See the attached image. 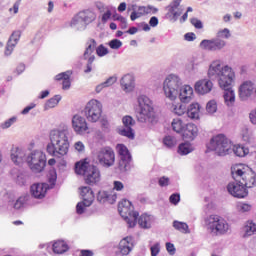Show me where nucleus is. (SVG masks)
<instances>
[{
	"mask_svg": "<svg viewBox=\"0 0 256 256\" xmlns=\"http://www.w3.org/2000/svg\"><path fill=\"white\" fill-rule=\"evenodd\" d=\"M207 77L212 81H217L218 87L225 91L223 99L226 107L228 109L235 107L236 94L235 90L231 89V85L235 83V70L224 64L223 61L216 59L209 64Z\"/></svg>",
	"mask_w": 256,
	"mask_h": 256,
	"instance_id": "f257e3e1",
	"label": "nucleus"
},
{
	"mask_svg": "<svg viewBox=\"0 0 256 256\" xmlns=\"http://www.w3.org/2000/svg\"><path fill=\"white\" fill-rule=\"evenodd\" d=\"M231 175L234 181L227 185L228 193L237 199H245L249 195L247 189L255 187L253 169L246 164H234L231 167Z\"/></svg>",
	"mask_w": 256,
	"mask_h": 256,
	"instance_id": "f03ea898",
	"label": "nucleus"
},
{
	"mask_svg": "<svg viewBox=\"0 0 256 256\" xmlns=\"http://www.w3.org/2000/svg\"><path fill=\"white\" fill-rule=\"evenodd\" d=\"M163 91L166 99L175 101L177 97L182 103L193 101V87L183 86V81L175 74L168 75L163 82Z\"/></svg>",
	"mask_w": 256,
	"mask_h": 256,
	"instance_id": "7ed1b4c3",
	"label": "nucleus"
},
{
	"mask_svg": "<svg viewBox=\"0 0 256 256\" xmlns=\"http://www.w3.org/2000/svg\"><path fill=\"white\" fill-rule=\"evenodd\" d=\"M73 131L67 125L54 128L49 132V141L46 151L52 157H63L69 153V139Z\"/></svg>",
	"mask_w": 256,
	"mask_h": 256,
	"instance_id": "20e7f679",
	"label": "nucleus"
},
{
	"mask_svg": "<svg viewBox=\"0 0 256 256\" xmlns=\"http://www.w3.org/2000/svg\"><path fill=\"white\" fill-rule=\"evenodd\" d=\"M137 105V121L146 125H156L158 119L153 107V100L149 96L141 94L137 97Z\"/></svg>",
	"mask_w": 256,
	"mask_h": 256,
	"instance_id": "39448f33",
	"label": "nucleus"
},
{
	"mask_svg": "<svg viewBox=\"0 0 256 256\" xmlns=\"http://www.w3.org/2000/svg\"><path fill=\"white\" fill-rule=\"evenodd\" d=\"M205 227L212 237H221L231 233V224L225 218L211 214L204 219Z\"/></svg>",
	"mask_w": 256,
	"mask_h": 256,
	"instance_id": "423d86ee",
	"label": "nucleus"
},
{
	"mask_svg": "<svg viewBox=\"0 0 256 256\" xmlns=\"http://www.w3.org/2000/svg\"><path fill=\"white\" fill-rule=\"evenodd\" d=\"M77 175H83L87 185H97L101 181V171L97 166L91 165L88 162H77L75 165Z\"/></svg>",
	"mask_w": 256,
	"mask_h": 256,
	"instance_id": "0eeeda50",
	"label": "nucleus"
},
{
	"mask_svg": "<svg viewBox=\"0 0 256 256\" xmlns=\"http://www.w3.org/2000/svg\"><path fill=\"white\" fill-rule=\"evenodd\" d=\"M207 147L209 151H214L219 157H225V155L231 153L233 144H231V141L225 135L218 134L211 138Z\"/></svg>",
	"mask_w": 256,
	"mask_h": 256,
	"instance_id": "6e6552de",
	"label": "nucleus"
},
{
	"mask_svg": "<svg viewBox=\"0 0 256 256\" xmlns=\"http://www.w3.org/2000/svg\"><path fill=\"white\" fill-rule=\"evenodd\" d=\"M48 181L50 183H34L30 186V195L34 197V199H44L47 195V190L52 189L57 182V171L55 169H51L48 172Z\"/></svg>",
	"mask_w": 256,
	"mask_h": 256,
	"instance_id": "1a4fd4ad",
	"label": "nucleus"
},
{
	"mask_svg": "<svg viewBox=\"0 0 256 256\" xmlns=\"http://www.w3.org/2000/svg\"><path fill=\"white\" fill-rule=\"evenodd\" d=\"M26 163L32 173H41L45 169L47 156L41 150H34L26 156Z\"/></svg>",
	"mask_w": 256,
	"mask_h": 256,
	"instance_id": "9d476101",
	"label": "nucleus"
},
{
	"mask_svg": "<svg viewBox=\"0 0 256 256\" xmlns=\"http://www.w3.org/2000/svg\"><path fill=\"white\" fill-rule=\"evenodd\" d=\"M133 204L131 201L125 199L119 202L118 212L121 217L124 218L128 227H135L137 225V217H139V212H135Z\"/></svg>",
	"mask_w": 256,
	"mask_h": 256,
	"instance_id": "9b49d317",
	"label": "nucleus"
},
{
	"mask_svg": "<svg viewBox=\"0 0 256 256\" xmlns=\"http://www.w3.org/2000/svg\"><path fill=\"white\" fill-rule=\"evenodd\" d=\"M84 115L89 123H97L101 119V115H103L101 101L97 99L90 100L84 108Z\"/></svg>",
	"mask_w": 256,
	"mask_h": 256,
	"instance_id": "f8f14e48",
	"label": "nucleus"
},
{
	"mask_svg": "<svg viewBox=\"0 0 256 256\" xmlns=\"http://www.w3.org/2000/svg\"><path fill=\"white\" fill-rule=\"evenodd\" d=\"M96 159L99 165L109 169L115 165V151L109 146L102 147L96 152Z\"/></svg>",
	"mask_w": 256,
	"mask_h": 256,
	"instance_id": "ddd939ff",
	"label": "nucleus"
},
{
	"mask_svg": "<svg viewBox=\"0 0 256 256\" xmlns=\"http://www.w3.org/2000/svg\"><path fill=\"white\" fill-rule=\"evenodd\" d=\"M116 151L120 157L119 167L121 171H129L131 169V161H133V157L131 156V152L124 144H117Z\"/></svg>",
	"mask_w": 256,
	"mask_h": 256,
	"instance_id": "4468645a",
	"label": "nucleus"
},
{
	"mask_svg": "<svg viewBox=\"0 0 256 256\" xmlns=\"http://www.w3.org/2000/svg\"><path fill=\"white\" fill-rule=\"evenodd\" d=\"M72 129L76 135H89L91 133L87 119L79 114L72 117Z\"/></svg>",
	"mask_w": 256,
	"mask_h": 256,
	"instance_id": "2eb2a0df",
	"label": "nucleus"
},
{
	"mask_svg": "<svg viewBox=\"0 0 256 256\" xmlns=\"http://www.w3.org/2000/svg\"><path fill=\"white\" fill-rule=\"evenodd\" d=\"M238 97L240 101H248L251 97H255V82L245 80L238 88Z\"/></svg>",
	"mask_w": 256,
	"mask_h": 256,
	"instance_id": "dca6fc26",
	"label": "nucleus"
},
{
	"mask_svg": "<svg viewBox=\"0 0 256 256\" xmlns=\"http://www.w3.org/2000/svg\"><path fill=\"white\" fill-rule=\"evenodd\" d=\"M227 42L221 39H204L200 42V48L204 49V51H221V49H225Z\"/></svg>",
	"mask_w": 256,
	"mask_h": 256,
	"instance_id": "f3484780",
	"label": "nucleus"
},
{
	"mask_svg": "<svg viewBox=\"0 0 256 256\" xmlns=\"http://www.w3.org/2000/svg\"><path fill=\"white\" fill-rule=\"evenodd\" d=\"M124 128L118 130L119 135L127 137L128 139H135V131L132 127L135 125V119L131 116H124L122 118Z\"/></svg>",
	"mask_w": 256,
	"mask_h": 256,
	"instance_id": "a211bd4d",
	"label": "nucleus"
},
{
	"mask_svg": "<svg viewBox=\"0 0 256 256\" xmlns=\"http://www.w3.org/2000/svg\"><path fill=\"white\" fill-rule=\"evenodd\" d=\"M10 159L14 165H23L27 161V152L21 147L13 146L10 150Z\"/></svg>",
	"mask_w": 256,
	"mask_h": 256,
	"instance_id": "6ab92c4d",
	"label": "nucleus"
},
{
	"mask_svg": "<svg viewBox=\"0 0 256 256\" xmlns=\"http://www.w3.org/2000/svg\"><path fill=\"white\" fill-rule=\"evenodd\" d=\"M135 247V239L132 236L122 238L118 245V253L122 256H127Z\"/></svg>",
	"mask_w": 256,
	"mask_h": 256,
	"instance_id": "aec40b11",
	"label": "nucleus"
},
{
	"mask_svg": "<svg viewBox=\"0 0 256 256\" xmlns=\"http://www.w3.org/2000/svg\"><path fill=\"white\" fill-rule=\"evenodd\" d=\"M180 5H181V0H174L168 6L166 19H169V21H177V19H179V17H181V14L183 13V9L179 7Z\"/></svg>",
	"mask_w": 256,
	"mask_h": 256,
	"instance_id": "412c9836",
	"label": "nucleus"
},
{
	"mask_svg": "<svg viewBox=\"0 0 256 256\" xmlns=\"http://www.w3.org/2000/svg\"><path fill=\"white\" fill-rule=\"evenodd\" d=\"M195 91L198 95H207L210 91H213V79H201L194 85Z\"/></svg>",
	"mask_w": 256,
	"mask_h": 256,
	"instance_id": "4be33fe9",
	"label": "nucleus"
},
{
	"mask_svg": "<svg viewBox=\"0 0 256 256\" xmlns=\"http://www.w3.org/2000/svg\"><path fill=\"white\" fill-rule=\"evenodd\" d=\"M120 87L124 93H133L135 91V76L125 74L120 80Z\"/></svg>",
	"mask_w": 256,
	"mask_h": 256,
	"instance_id": "5701e85b",
	"label": "nucleus"
},
{
	"mask_svg": "<svg viewBox=\"0 0 256 256\" xmlns=\"http://www.w3.org/2000/svg\"><path fill=\"white\" fill-rule=\"evenodd\" d=\"M180 135L183 139L194 141L197 138V135H199V128L193 123H187Z\"/></svg>",
	"mask_w": 256,
	"mask_h": 256,
	"instance_id": "b1692460",
	"label": "nucleus"
},
{
	"mask_svg": "<svg viewBox=\"0 0 256 256\" xmlns=\"http://www.w3.org/2000/svg\"><path fill=\"white\" fill-rule=\"evenodd\" d=\"M20 39H21V31L16 30L11 34L4 52L6 57H9V55L13 53V50L15 49V47H17V43H19Z\"/></svg>",
	"mask_w": 256,
	"mask_h": 256,
	"instance_id": "393cba45",
	"label": "nucleus"
},
{
	"mask_svg": "<svg viewBox=\"0 0 256 256\" xmlns=\"http://www.w3.org/2000/svg\"><path fill=\"white\" fill-rule=\"evenodd\" d=\"M186 113L187 117L192 119V121H199V119H201V104L197 102L191 103L188 106Z\"/></svg>",
	"mask_w": 256,
	"mask_h": 256,
	"instance_id": "a878e982",
	"label": "nucleus"
},
{
	"mask_svg": "<svg viewBox=\"0 0 256 256\" xmlns=\"http://www.w3.org/2000/svg\"><path fill=\"white\" fill-rule=\"evenodd\" d=\"M97 201L99 203H109L113 205L117 201V194L105 190H100L97 194Z\"/></svg>",
	"mask_w": 256,
	"mask_h": 256,
	"instance_id": "bb28decb",
	"label": "nucleus"
},
{
	"mask_svg": "<svg viewBox=\"0 0 256 256\" xmlns=\"http://www.w3.org/2000/svg\"><path fill=\"white\" fill-rule=\"evenodd\" d=\"M80 197L86 205H93V202L95 201V193L89 186L80 187Z\"/></svg>",
	"mask_w": 256,
	"mask_h": 256,
	"instance_id": "cd10ccee",
	"label": "nucleus"
},
{
	"mask_svg": "<svg viewBox=\"0 0 256 256\" xmlns=\"http://www.w3.org/2000/svg\"><path fill=\"white\" fill-rule=\"evenodd\" d=\"M66 25L67 27H71V29H75L76 31H85V29H87V26H85V23L83 22V19L79 13L76 14Z\"/></svg>",
	"mask_w": 256,
	"mask_h": 256,
	"instance_id": "c85d7f7f",
	"label": "nucleus"
},
{
	"mask_svg": "<svg viewBox=\"0 0 256 256\" xmlns=\"http://www.w3.org/2000/svg\"><path fill=\"white\" fill-rule=\"evenodd\" d=\"M128 11H132L130 19L131 21H135L147 13V8L145 6H137L136 4H133L130 8H128Z\"/></svg>",
	"mask_w": 256,
	"mask_h": 256,
	"instance_id": "c756f323",
	"label": "nucleus"
},
{
	"mask_svg": "<svg viewBox=\"0 0 256 256\" xmlns=\"http://www.w3.org/2000/svg\"><path fill=\"white\" fill-rule=\"evenodd\" d=\"M52 249L57 255H63V253H67V251H69V244L64 240H58L53 243Z\"/></svg>",
	"mask_w": 256,
	"mask_h": 256,
	"instance_id": "7c9ffc66",
	"label": "nucleus"
},
{
	"mask_svg": "<svg viewBox=\"0 0 256 256\" xmlns=\"http://www.w3.org/2000/svg\"><path fill=\"white\" fill-rule=\"evenodd\" d=\"M78 14H80V17L82 18L85 27H87V25H90V23H93V21L97 19V15L92 10H84L78 12Z\"/></svg>",
	"mask_w": 256,
	"mask_h": 256,
	"instance_id": "2f4dec72",
	"label": "nucleus"
},
{
	"mask_svg": "<svg viewBox=\"0 0 256 256\" xmlns=\"http://www.w3.org/2000/svg\"><path fill=\"white\" fill-rule=\"evenodd\" d=\"M116 83H117V76H110L104 82L96 85L95 93H101L103 89H107L108 87H113V85H115Z\"/></svg>",
	"mask_w": 256,
	"mask_h": 256,
	"instance_id": "473e14b6",
	"label": "nucleus"
},
{
	"mask_svg": "<svg viewBox=\"0 0 256 256\" xmlns=\"http://www.w3.org/2000/svg\"><path fill=\"white\" fill-rule=\"evenodd\" d=\"M138 224L142 229H151V225L153 224V216L142 214L138 219Z\"/></svg>",
	"mask_w": 256,
	"mask_h": 256,
	"instance_id": "72a5a7b5",
	"label": "nucleus"
},
{
	"mask_svg": "<svg viewBox=\"0 0 256 256\" xmlns=\"http://www.w3.org/2000/svg\"><path fill=\"white\" fill-rule=\"evenodd\" d=\"M243 231V237H251L252 235H256V223L253 220L246 221Z\"/></svg>",
	"mask_w": 256,
	"mask_h": 256,
	"instance_id": "f704fd0d",
	"label": "nucleus"
},
{
	"mask_svg": "<svg viewBox=\"0 0 256 256\" xmlns=\"http://www.w3.org/2000/svg\"><path fill=\"white\" fill-rule=\"evenodd\" d=\"M170 111L174 113V115L181 117V115H185V113H187V108L181 102H173L170 105Z\"/></svg>",
	"mask_w": 256,
	"mask_h": 256,
	"instance_id": "c9c22d12",
	"label": "nucleus"
},
{
	"mask_svg": "<svg viewBox=\"0 0 256 256\" xmlns=\"http://www.w3.org/2000/svg\"><path fill=\"white\" fill-rule=\"evenodd\" d=\"M187 124L182 121L181 118H174L171 122L172 130L175 131V133H178L181 135L183 133V130Z\"/></svg>",
	"mask_w": 256,
	"mask_h": 256,
	"instance_id": "e433bc0d",
	"label": "nucleus"
},
{
	"mask_svg": "<svg viewBox=\"0 0 256 256\" xmlns=\"http://www.w3.org/2000/svg\"><path fill=\"white\" fill-rule=\"evenodd\" d=\"M195 148L193 147V144L189 142L181 143L178 146V153L179 155H189V153H193Z\"/></svg>",
	"mask_w": 256,
	"mask_h": 256,
	"instance_id": "4c0bfd02",
	"label": "nucleus"
},
{
	"mask_svg": "<svg viewBox=\"0 0 256 256\" xmlns=\"http://www.w3.org/2000/svg\"><path fill=\"white\" fill-rule=\"evenodd\" d=\"M231 153L233 152L234 155L237 157H245L249 155V148L242 146V145H235L231 147Z\"/></svg>",
	"mask_w": 256,
	"mask_h": 256,
	"instance_id": "58836bf2",
	"label": "nucleus"
},
{
	"mask_svg": "<svg viewBox=\"0 0 256 256\" xmlns=\"http://www.w3.org/2000/svg\"><path fill=\"white\" fill-rule=\"evenodd\" d=\"M172 227H174V229L176 231H179L180 233H184V234L191 233V231L189 230V225L185 222L175 220L172 223Z\"/></svg>",
	"mask_w": 256,
	"mask_h": 256,
	"instance_id": "ea45409f",
	"label": "nucleus"
},
{
	"mask_svg": "<svg viewBox=\"0 0 256 256\" xmlns=\"http://www.w3.org/2000/svg\"><path fill=\"white\" fill-rule=\"evenodd\" d=\"M60 101L61 95H55L54 97L50 98L44 105L45 111H49V109H54V107H57V105H59Z\"/></svg>",
	"mask_w": 256,
	"mask_h": 256,
	"instance_id": "a19ab883",
	"label": "nucleus"
},
{
	"mask_svg": "<svg viewBox=\"0 0 256 256\" xmlns=\"http://www.w3.org/2000/svg\"><path fill=\"white\" fill-rule=\"evenodd\" d=\"M253 209V205L247 202H238L236 204V210L238 213H249Z\"/></svg>",
	"mask_w": 256,
	"mask_h": 256,
	"instance_id": "79ce46f5",
	"label": "nucleus"
},
{
	"mask_svg": "<svg viewBox=\"0 0 256 256\" xmlns=\"http://www.w3.org/2000/svg\"><path fill=\"white\" fill-rule=\"evenodd\" d=\"M216 111H217V100L212 99L208 101L206 104V113H208V115H215Z\"/></svg>",
	"mask_w": 256,
	"mask_h": 256,
	"instance_id": "37998d69",
	"label": "nucleus"
},
{
	"mask_svg": "<svg viewBox=\"0 0 256 256\" xmlns=\"http://www.w3.org/2000/svg\"><path fill=\"white\" fill-rule=\"evenodd\" d=\"M242 139L246 143H251V139H253V131H251L248 127L242 128Z\"/></svg>",
	"mask_w": 256,
	"mask_h": 256,
	"instance_id": "c03bdc74",
	"label": "nucleus"
},
{
	"mask_svg": "<svg viewBox=\"0 0 256 256\" xmlns=\"http://www.w3.org/2000/svg\"><path fill=\"white\" fill-rule=\"evenodd\" d=\"M216 37V39H221V41H223V39H230L231 30H229V28L220 29L218 30Z\"/></svg>",
	"mask_w": 256,
	"mask_h": 256,
	"instance_id": "a18cd8bd",
	"label": "nucleus"
},
{
	"mask_svg": "<svg viewBox=\"0 0 256 256\" xmlns=\"http://www.w3.org/2000/svg\"><path fill=\"white\" fill-rule=\"evenodd\" d=\"M87 207H91V205H87V202L80 201L76 205V213L77 215H83L87 211Z\"/></svg>",
	"mask_w": 256,
	"mask_h": 256,
	"instance_id": "49530a36",
	"label": "nucleus"
},
{
	"mask_svg": "<svg viewBox=\"0 0 256 256\" xmlns=\"http://www.w3.org/2000/svg\"><path fill=\"white\" fill-rule=\"evenodd\" d=\"M163 143L166 147L171 149V147H175L177 145V140L173 136H166L163 140Z\"/></svg>",
	"mask_w": 256,
	"mask_h": 256,
	"instance_id": "de8ad7c7",
	"label": "nucleus"
},
{
	"mask_svg": "<svg viewBox=\"0 0 256 256\" xmlns=\"http://www.w3.org/2000/svg\"><path fill=\"white\" fill-rule=\"evenodd\" d=\"M110 49H121V47H123V42H121V40L119 39H113L108 43Z\"/></svg>",
	"mask_w": 256,
	"mask_h": 256,
	"instance_id": "09e8293b",
	"label": "nucleus"
},
{
	"mask_svg": "<svg viewBox=\"0 0 256 256\" xmlns=\"http://www.w3.org/2000/svg\"><path fill=\"white\" fill-rule=\"evenodd\" d=\"M14 123H17V117L13 116L12 118L6 120L0 125L1 129H9Z\"/></svg>",
	"mask_w": 256,
	"mask_h": 256,
	"instance_id": "8fccbe9b",
	"label": "nucleus"
},
{
	"mask_svg": "<svg viewBox=\"0 0 256 256\" xmlns=\"http://www.w3.org/2000/svg\"><path fill=\"white\" fill-rule=\"evenodd\" d=\"M151 256H157L161 253V243L156 242L150 247Z\"/></svg>",
	"mask_w": 256,
	"mask_h": 256,
	"instance_id": "3c124183",
	"label": "nucleus"
},
{
	"mask_svg": "<svg viewBox=\"0 0 256 256\" xmlns=\"http://www.w3.org/2000/svg\"><path fill=\"white\" fill-rule=\"evenodd\" d=\"M96 54L98 57H105V55H109V49L103 45H100L96 48Z\"/></svg>",
	"mask_w": 256,
	"mask_h": 256,
	"instance_id": "603ef678",
	"label": "nucleus"
},
{
	"mask_svg": "<svg viewBox=\"0 0 256 256\" xmlns=\"http://www.w3.org/2000/svg\"><path fill=\"white\" fill-rule=\"evenodd\" d=\"M74 149L76 153H79V154L85 153V143H83L82 141L75 142Z\"/></svg>",
	"mask_w": 256,
	"mask_h": 256,
	"instance_id": "864d4df0",
	"label": "nucleus"
},
{
	"mask_svg": "<svg viewBox=\"0 0 256 256\" xmlns=\"http://www.w3.org/2000/svg\"><path fill=\"white\" fill-rule=\"evenodd\" d=\"M84 59H88V63H93L95 61V55H93V50L86 48L83 54Z\"/></svg>",
	"mask_w": 256,
	"mask_h": 256,
	"instance_id": "5fc2aeb1",
	"label": "nucleus"
},
{
	"mask_svg": "<svg viewBox=\"0 0 256 256\" xmlns=\"http://www.w3.org/2000/svg\"><path fill=\"white\" fill-rule=\"evenodd\" d=\"M71 77V71L62 72L58 75H56L55 79L56 81H65V79H69Z\"/></svg>",
	"mask_w": 256,
	"mask_h": 256,
	"instance_id": "6e6d98bb",
	"label": "nucleus"
},
{
	"mask_svg": "<svg viewBox=\"0 0 256 256\" xmlns=\"http://www.w3.org/2000/svg\"><path fill=\"white\" fill-rule=\"evenodd\" d=\"M86 49L93 51V52L95 51V49H97V42L95 41V39H90L87 41Z\"/></svg>",
	"mask_w": 256,
	"mask_h": 256,
	"instance_id": "4d7b16f0",
	"label": "nucleus"
},
{
	"mask_svg": "<svg viewBox=\"0 0 256 256\" xmlns=\"http://www.w3.org/2000/svg\"><path fill=\"white\" fill-rule=\"evenodd\" d=\"M191 25L195 27V29H203V22L197 18L190 19Z\"/></svg>",
	"mask_w": 256,
	"mask_h": 256,
	"instance_id": "13d9d810",
	"label": "nucleus"
},
{
	"mask_svg": "<svg viewBox=\"0 0 256 256\" xmlns=\"http://www.w3.org/2000/svg\"><path fill=\"white\" fill-rule=\"evenodd\" d=\"M169 201L172 205H178L179 201H181V195L179 194H172L169 198Z\"/></svg>",
	"mask_w": 256,
	"mask_h": 256,
	"instance_id": "bf43d9fd",
	"label": "nucleus"
},
{
	"mask_svg": "<svg viewBox=\"0 0 256 256\" xmlns=\"http://www.w3.org/2000/svg\"><path fill=\"white\" fill-rule=\"evenodd\" d=\"M166 250L169 255H175V253L177 252V249H175V245L171 242L166 243Z\"/></svg>",
	"mask_w": 256,
	"mask_h": 256,
	"instance_id": "052dcab7",
	"label": "nucleus"
},
{
	"mask_svg": "<svg viewBox=\"0 0 256 256\" xmlns=\"http://www.w3.org/2000/svg\"><path fill=\"white\" fill-rule=\"evenodd\" d=\"M35 107H37V104H35V103H30L28 106H26V107L21 111V115H29V111H31L32 109H35Z\"/></svg>",
	"mask_w": 256,
	"mask_h": 256,
	"instance_id": "680f3d73",
	"label": "nucleus"
},
{
	"mask_svg": "<svg viewBox=\"0 0 256 256\" xmlns=\"http://www.w3.org/2000/svg\"><path fill=\"white\" fill-rule=\"evenodd\" d=\"M124 188H125V185H123V182L114 181V183H113L114 191H123Z\"/></svg>",
	"mask_w": 256,
	"mask_h": 256,
	"instance_id": "e2e57ef3",
	"label": "nucleus"
},
{
	"mask_svg": "<svg viewBox=\"0 0 256 256\" xmlns=\"http://www.w3.org/2000/svg\"><path fill=\"white\" fill-rule=\"evenodd\" d=\"M185 41H195L197 39V35L193 32H188L184 35Z\"/></svg>",
	"mask_w": 256,
	"mask_h": 256,
	"instance_id": "0e129e2a",
	"label": "nucleus"
},
{
	"mask_svg": "<svg viewBox=\"0 0 256 256\" xmlns=\"http://www.w3.org/2000/svg\"><path fill=\"white\" fill-rule=\"evenodd\" d=\"M159 185L160 187H167L169 185V178L163 176L159 179Z\"/></svg>",
	"mask_w": 256,
	"mask_h": 256,
	"instance_id": "69168bd1",
	"label": "nucleus"
},
{
	"mask_svg": "<svg viewBox=\"0 0 256 256\" xmlns=\"http://www.w3.org/2000/svg\"><path fill=\"white\" fill-rule=\"evenodd\" d=\"M23 205H25V200H23V198H19L14 203V209H21V207H23Z\"/></svg>",
	"mask_w": 256,
	"mask_h": 256,
	"instance_id": "338daca9",
	"label": "nucleus"
},
{
	"mask_svg": "<svg viewBox=\"0 0 256 256\" xmlns=\"http://www.w3.org/2000/svg\"><path fill=\"white\" fill-rule=\"evenodd\" d=\"M249 119L252 125H256V108L250 112Z\"/></svg>",
	"mask_w": 256,
	"mask_h": 256,
	"instance_id": "774afa93",
	"label": "nucleus"
}]
</instances>
